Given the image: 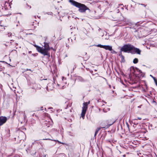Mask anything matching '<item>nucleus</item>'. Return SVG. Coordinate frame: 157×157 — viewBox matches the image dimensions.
<instances>
[{"label":"nucleus","instance_id":"obj_5","mask_svg":"<svg viewBox=\"0 0 157 157\" xmlns=\"http://www.w3.org/2000/svg\"><path fill=\"white\" fill-rule=\"evenodd\" d=\"M141 51L139 49L135 47L134 46H133L131 53L132 54H135V53L139 55H140Z\"/></svg>","mask_w":157,"mask_h":157},{"label":"nucleus","instance_id":"obj_26","mask_svg":"<svg viewBox=\"0 0 157 157\" xmlns=\"http://www.w3.org/2000/svg\"><path fill=\"white\" fill-rule=\"evenodd\" d=\"M58 142H59V143H60V142L59 141H58Z\"/></svg>","mask_w":157,"mask_h":157},{"label":"nucleus","instance_id":"obj_22","mask_svg":"<svg viewBox=\"0 0 157 157\" xmlns=\"http://www.w3.org/2000/svg\"><path fill=\"white\" fill-rule=\"evenodd\" d=\"M139 72H140H140H141V70H139Z\"/></svg>","mask_w":157,"mask_h":157},{"label":"nucleus","instance_id":"obj_1","mask_svg":"<svg viewBox=\"0 0 157 157\" xmlns=\"http://www.w3.org/2000/svg\"><path fill=\"white\" fill-rule=\"evenodd\" d=\"M71 4L78 8V11L80 13H84L87 10H90V9L84 4L77 2L73 0H69Z\"/></svg>","mask_w":157,"mask_h":157},{"label":"nucleus","instance_id":"obj_20","mask_svg":"<svg viewBox=\"0 0 157 157\" xmlns=\"http://www.w3.org/2000/svg\"><path fill=\"white\" fill-rule=\"evenodd\" d=\"M68 106H71V105L70 104L69 105H67V107L68 108Z\"/></svg>","mask_w":157,"mask_h":157},{"label":"nucleus","instance_id":"obj_9","mask_svg":"<svg viewBox=\"0 0 157 157\" xmlns=\"http://www.w3.org/2000/svg\"><path fill=\"white\" fill-rule=\"evenodd\" d=\"M115 122V121H113L112 122H110V123L108 122L107 123V124L105 125V126H106L107 128L109 127V126L112 125Z\"/></svg>","mask_w":157,"mask_h":157},{"label":"nucleus","instance_id":"obj_13","mask_svg":"<svg viewBox=\"0 0 157 157\" xmlns=\"http://www.w3.org/2000/svg\"><path fill=\"white\" fill-rule=\"evenodd\" d=\"M153 79L154 80V81L155 82L156 85L157 86V80L155 78V77H153Z\"/></svg>","mask_w":157,"mask_h":157},{"label":"nucleus","instance_id":"obj_17","mask_svg":"<svg viewBox=\"0 0 157 157\" xmlns=\"http://www.w3.org/2000/svg\"><path fill=\"white\" fill-rule=\"evenodd\" d=\"M141 5H143V6H144L145 7L146 6V5H145V4H141Z\"/></svg>","mask_w":157,"mask_h":157},{"label":"nucleus","instance_id":"obj_24","mask_svg":"<svg viewBox=\"0 0 157 157\" xmlns=\"http://www.w3.org/2000/svg\"><path fill=\"white\" fill-rule=\"evenodd\" d=\"M35 115L36 117H37V116L36 115Z\"/></svg>","mask_w":157,"mask_h":157},{"label":"nucleus","instance_id":"obj_3","mask_svg":"<svg viewBox=\"0 0 157 157\" xmlns=\"http://www.w3.org/2000/svg\"><path fill=\"white\" fill-rule=\"evenodd\" d=\"M133 45L127 44L123 45L121 48L120 52H124L131 53L132 51Z\"/></svg>","mask_w":157,"mask_h":157},{"label":"nucleus","instance_id":"obj_14","mask_svg":"<svg viewBox=\"0 0 157 157\" xmlns=\"http://www.w3.org/2000/svg\"><path fill=\"white\" fill-rule=\"evenodd\" d=\"M98 131H99L98 130L96 129V131H95V134H94V136H95L98 133Z\"/></svg>","mask_w":157,"mask_h":157},{"label":"nucleus","instance_id":"obj_6","mask_svg":"<svg viewBox=\"0 0 157 157\" xmlns=\"http://www.w3.org/2000/svg\"><path fill=\"white\" fill-rule=\"evenodd\" d=\"M96 46L99 47L103 48L105 50H109L110 51L112 50V46L109 45H103L100 44H98V45H97Z\"/></svg>","mask_w":157,"mask_h":157},{"label":"nucleus","instance_id":"obj_7","mask_svg":"<svg viewBox=\"0 0 157 157\" xmlns=\"http://www.w3.org/2000/svg\"><path fill=\"white\" fill-rule=\"evenodd\" d=\"M7 120V118L5 117L0 116V126L5 123Z\"/></svg>","mask_w":157,"mask_h":157},{"label":"nucleus","instance_id":"obj_4","mask_svg":"<svg viewBox=\"0 0 157 157\" xmlns=\"http://www.w3.org/2000/svg\"><path fill=\"white\" fill-rule=\"evenodd\" d=\"M90 101L88 102H84L83 103V106L82 107V110L81 114V116L83 118L84 117L87 109V105L90 104Z\"/></svg>","mask_w":157,"mask_h":157},{"label":"nucleus","instance_id":"obj_16","mask_svg":"<svg viewBox=\"0 0 157 157\" xmlns=\"http://www.w3.org/2000/svg\"><path fill=\"white\" fill-rule=\"evenodd\" d=\"M141 119V118L140 117H137V119H135V120H140Z\"/></svg>","mask_w":157,"mask_h":157},{"label":"nucleus","instance_id":"obj_19","mask_svg":"<svg viewBox=\"0 0 157 157\" xmlns=\"http://www.w3.org/2000/svg\"><path fill=\"white\" fill-rule=\"evenodd\" d=\"M53 109V108L52 107H51L48 108V109Z\"/></svg>","mask_w":157,"mask_h":157},{"label":"nucleus","instance_id":"obj_10","mask_svg":"<svg viewBox=\"0 0 157 157\" xmlns=\"http://www.w3.org/2000/svg\"><path fill=\"white\" fill-rule=\"evenodd\" d=\"M138 62V60L137 58H135L133 59V63H134L136 64Z\"/></svg>","mask_w":157,"mask_h":157},{"label":"nucleus","instance_id":"obj_11","mask_svg":"<svg viewBox=\"0 0 157 157\" xmlns=\"http://www.w3.org/2000/svg\"><path fill=\"white\" fill-rule=\"evenodd\" d=\"M119 56H121L122 58V61H124V57L123 56L122 54V52H120V54L119 55Z\"/></svg>","mask_w":157,"mask_h":157},{"label":"nucleus","instance_id":"obj_21","mask_svg":"<svg viewBox=\"0 0 157 157\" xmlns=\"http://www.w3.org/2000/svg\"><path fill=\"white\" fill-rule=\"evenodd\" d=\"M150 76L152 77V78H153V77H153L152 75H150Z\"/></svg>","mask_w":157,"mask_h":157},{"label":"nucleus","instance_id":"obj_18","mask_svg":"<svg viewBox=\"0 0 157 157\" xmlns=\"http://www.w3.org/2000/svg\"><path fill=\"white\" fill-rule=\"evenodd\" d=\"M112 53H116V52L115 51L113 50L112 52H111Z\"/></svg>","mask_w":157,"mask_h":157},{"label":"nucleus","instance_id":"obj_25","mask_svg":"<svg viewBox=\"0 0 157 157\" xmlns=\"http://www.w3.org/2000/svg\"><path fill=\"white\" fill-rule=\"evenodd\" d=\"M117 20H114V21Z\"/></svg>","mask_w":157,"mask_h":157},{"label":"nucleus","instance_id":"obj_23","mask_svg":"<svg viewBox=\"0 0 157 157\" xmlns=\"http://www.w3.org/2000/svg\"><path fill=\"white\" fill-rule=\"evenodd\" d=\"M35 115V114L34 113H33V116H34V115Z\"/></svg>","mask_w":157,"mask_h":157},{"label":"nucleus","instance_id":"obj_15","mask_svg":"<svg viewBox=\"0 0 157 157\" xmlns=\"http://www.w3.org/2000/svg\"><path fill=\"white\" fill-rule=\"evenodd\" d=\"M32 71L30 69H27L26 70H25V71Z\"/></svg>","mask_w":157,"mask_h":157},{"label":"nucleus","instance_id":"obj_2","mask_svg":"<svg viewBox=\"0 0 157 157\" xmlns=\"http://www.w3.org/2000/svg\"><path fill=\"white\" fill-rule=\"evenodd\" d=\"M44 48L41 47V52H40V53L43 54L44 56L49 55V53L48 52V51L50 50L49 44L48 43L45 42H44Z\"/></svg>","mask_w":157,"mask_h":157},{"label":"nucleus","instance_id":"obj_12","mask_svg":"<svg viewBox=\"0 0 157 157\" xmlns=\"http://www.w3.org/2000/svg\"><path fill=\"white\" fill-rule=\"evenodd\" d=\"M105 127H106L105 126H103V127H99L97 129L99 131L100 130L101 128H105Z\"/></svg>","mask_w":157,"mask_h":157},{"label":"nucleus","instance_id":"obj_8","mask_svg":"<svg viewBox=\"0 0 157 157\" xmlns=\"http://www.w3.org/2000/svg\"><path fill=\"white\" fill-rule=\"evenodd\" d=\"M34 46L36 48V49L38 52L40 53L41 52V47L36 44L34 45Z\"/></svg>","mask_w":157,"mask_h":157}]
</instances>
